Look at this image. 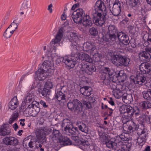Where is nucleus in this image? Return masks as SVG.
Here are the masks:
<instances>
[{"label":"nucleus","instance_id":"nucleus-43","mask_svg":"<svg viewBox=\"0 0 151 151\" xmlns=\"http://www.w3.org/2000/svg\"><path fill=\"white\" fill-rule=\"evenodd\" d=\"M89 32L90 34L91 35L94 36H96L98 34L97 29L93 27H92L90 29Z\"/></svg>","mask_w":151,"mask_h":151},{"label":"nucleus","instance_id":"nucleus-55","mask_svg":"<svg viewBox=\"0 0 151 151\" xmlns=\"http://www.w3.org/2000/svg\"><path fill=\"white\" fill-rule=\"evenodd\" d=\"M146 139H143V138H142L139 137H138L137 139V141L140 145H142L145 142Z\"/></svg>","mask_w":151,"mask_h":151},{"label":"nucleus","instance_id":"nucleus-52","mask_svg":"<svg viewBox=\"0 0 151 151\" xmlns=\"http://www.w3.org/2000/svg\"><path fill=\"white\" fill-rule=\"evenodd\" d=\"M52 134L53 137H55L58 139L60 136V133L58 130L53 129Z\"/></svg>","mask_w":151,"mask_h":151},{"label":"nucleus","instance_id":"nucleus-9","mask_svg":"<svg viewBox=\"0 0 151 151\" xmlns=\"http://www.w3.org/2000/svg\"><path fill=\"white\" fill-rule=\"evenodd\" d=\"M63 28L60 29L55 38L53 39L50 42L49 47H51L52 49L54 50L55 51L57 50L58 45H59L58 43L61 40L62 38L63 35Z\"/></svg>","mask_w":151,"mask_h":151},{"label":"nucleus","instance_id":"nucleus-28","mask_svg":"<svg viewBox=\"0 0 151 151\" xmlns=\"http://www.w3.org/2000/svg\"><path fill=\"white\" fill-rule=\"evenodd\" d=\"M116 76H114L113 78L116 77L118 79H121L122 82H124L126 79L127 76L126 74L124 73L123 70L117 71L116 72Z\"/></svg>","mask_w":151,"mask_h":151},{"label":"nucleus","instance_id":"nucleus-3","mask_svg":"<svg viewBox=\"0 0 151 151\" xmlns=\"http://www.w3.org/2000/svg\"><path fill=\"white\" fill-rule=\"evenodd\" d=\"M53 68V62L50 60H45L39 65L37 70L36 72V76L40 81L45 79L49 75L51 70Z\"/></svg>","mask_w":151,"mask_h":151},{"label":"nucleus","instance_id":"nucleus-14","mask_svg":"<svg viewBox=\"0 0 151 151\" xmlns=\"http://www.w3.org/2000/svg\"><path fill=\"white\" fill-rule=\"evenodd\" d=\"M36 141L42 144H45L46 142L45 133L42 132V130H37L36 132Z\"/></svg>","mask_w":151,"mask_h":151},{"label":"nucleus","instance_id":"nucleus-44","mask_svg":"<svg viewBox=\"0 0 151 151\" xmlns=\"http://www.w3.org/2000/svg\"><path fill=\"white\" fill-rule=\"evenodd\" d=\"M52 50L53 49H52L51 47L48 46L47 51L45 54V56L48 58H50L51 59H52Z\"/></svg>","mask_w":151,"mask_h":151},{"label":"nucleus","instance_id":"nucleus-8","mask_svg":"<svg viewBox=\"0 0 151 151\" xmlns=\"http://www.w3.org/2000/svg\"><path fill=\"white\" fill-rule=\"evenodd\" d=\"M86 16L84 11L82 9L79 8L73 12L72 15V18L75 23L81 24Z\"/></svg>","mask_w":151,"mask_h":151},{"label":"nucleus","instance_id":"nucleus-1","mask_svg":"<svg viewBox=\"0 0 151 151\" xmlns=\"http://www.w3.org/2000/svg\"><path fill=\"white\" fill-rule=\"evenodd\" d=\"M74 52L71 53L69 57L65 56L59 58L56 60V63L59 64L60 63L63 62L65 64L71 68H73L75 65L78 63L80 60H84L86 62L91 63L93 62L92 59L87 54L84 53L76 54L77 52L76 46H75Z\"/></svg>","mask_w":151,"mask_h":151},{"label":"nucleus","instance_id":"nucleus-46","mask_svg":"<svg viewBox=\"0 0 151 151\" xmlns=\"http://www.w3.org/2000/svg\"><path fill=\"white\" fill-rule=\"evenodd\" d=\"M41 90V94L42 96L46 97L48 95L50 94V90L48 89H47L44 87V88Z\"/></svg>","mask_w":151,"mask_h":151},{"label":"nucleus","instance_id":"nucleus-23","mask_svg":"<svg viewBox=\"0 0 151 151\" xmlns=\"http://www.w3.org/2000/svg\"><path fill=\"white\" fill-rule=\"evenodd\" d=\"M80 91L83 95L88 96L92 93V89L90 86H84L80 89Z\"/></svg>","mask_w":151,"mask_h":151},{"label":"nucleus","instance_id":"nucleus-20","mask_svg":"<svg viewBox=\"0 0 151 151\" xmlns=\"http://www.w3.org/2000/svg\"><path fill=\"white\" fill-rule=\"evenodd\" d=\"M63 125L65 127L64 130L69 133H72L73 131L71 129H72L73 124L72 122L67 119L63 120Z\"/></svg>","mask_w":151,"mask_h":151},{"label":"nucleus","instance_id":"nucleus-12","mask_svg":"<svg viewBox=\"0 0 151 151\" xmlns=\"http://www.w3.org/2000/svg\"><path fill=\"white\" fill-rule=\"evenodd\" d=\"M85 50L88 52L91 55L97 52V49L95 44L91 42H86L84 45Z\"/></svg>","mask_w":151,"mask_h":151},{"label":"nucleus","instance_id":"nucleus-51","mask_svg":"<svg viewBox=\"0 0 151 151\" xmlns=\"http://www.w3.org/2000/svg\"><path fill=\"white\" fill-rule=\"evenodd\" d=\"M109 77L107 78V77H105L104 79V82L105 84L107 86H111L112 83L109 79Z\"/></svg>","mask_w":151,"mask_h":151},{"label":"nucleus","instance_id":"nucleus-42","mask_svg":"<svg viewBox=\"0 0 151 151\" xmlns=\"http://www.w3.org/2000/svg\"><path fill=\"white\" fill-rule=\"evenodd\" d=\"M86 99H83L82 100V103L84 106L86 107V109H89L92 108L93 105L89 102L87 100H86Z\"/></svg>","mask_w":151,"mask_h":151},{"label":"nucleus","instance_id":"nucleus-31","mask_svg":"<svg viewBox=\"0 0 151 151\" xmlns=\"http://www.w3.org/2000/svg\"><path fill=\"white\" fill-rule=\"evenodd\" d=\"M122 98L123 101L127 104H130L133 100L132 95L130 94H124Z\"/></svg>","mask_w":151,"mask_h":151},{"label":"nucleus","instance_id":"nucleus-50","mask_svg":"<svg viewBox=\"0 0 151 151\" xmlns=\"http://www.w3.org/2000/svg\"><path fill=\"white\" fill-rule=\"evenodd\" d=\"M53 84L52 82L50 81H47L45 85V87L50 90L53 88Z\"/></svg>","mask_w":151,"mask_h":151},{"label":"nucleus","instance_id":"nucleus-30","mask_svg":"<svg viewBox=\"0 0 151 151\" xmlns=\"http://www.w3.org/2000/svg\"><path fill=\"white\" fill-rule=\"evenodd\" d=\"M58 139L61 145H63L64 146L70 145L71 144V141L67 137L60 136Z\"/></svg>","mask_w":151,"mask_h":151},{"label":"nucleus","instance_id":"nucleus-60","mask_svg":"<svg viewBox=\"0 0 151 151\" xmlns=\"http://www.w3.org/2000/svg\"><path fill=\"white\" fill-rule=\"evenodd\" d=\"M29 141V140L27 138H26L24 139L23 142V146L24 147H25L27 146V145L28 144V142Z\"/></svg>","mask_w":151,"mask_h":151},{"label":"nucleus","instance_id":"nucleus-24","mask_svg":"<svg viewBox=\"0 0 151 151\" xmlns=\"http://www.w3.org/2000/svg\"><path fill=\"white\" fill-rule=\"evenodd\" d=\"M140 128H139L137 132V134L139 135V137L143 139H146L147 135V132L145 131L144 126L142 124H140Z\"/></svg>","mask_w":151,"mask_h":151},{"label":"nucleus","instance_id":"nucleus-32","mask_svg":"<svg viewBox=\"0 0 151 151\" xmlns=\"http://www.w3.org/2000/svg\"><path fill=\"white\" fill-rule=\"evenodd\" d=\"M77 125L80 131L86 133H88V128L85 124L80 122L78 123Z\"/></svg>","mask_w":151,"mask_h":151},{"label":"nucleus","instance_id":"nucleus-4","mask_svg":"<svg viewBox=\"0 0 151 151\" xmlns=\"http://www.w3.org/2000/svg\"><path fill=\"white\" fill-rule=\"evenodd\" d=\"M119 111L123 114L122 122L124 124L127 123L132 118L134 114L136 116L140 115V112L139 108L137 107H132L130 105H122L121 106Z\"/></svg>","mask_w":151,"mask_h":151},{"label":"nucleus","instance_id":"nucleus-33","mask_svg":"<svg viewBox=\"0 0 151 151\" xmlns=\"http://www.w3.org/2000/svg\"><path fill=\"white\" fill-rule=\"evenodd\" d=\"M20 23V22L17 19H15L8 27H9V28L14 32L16 29H17L18 25Z\"/></svg>","mask_w":151,"mask_h":151},{"label":"nucleus","instance_id":"nucleus-10","mask_svg":"<svg viewBox=\"0 0 151 151\" xmlns=\"http://www.w3.org/2000/svg\"><path fill=\"white\" fill-rule=\"evenodd\" d=\"M130 79L131 83L132 84L141 85L145 81L146 78L142 74L137 73L136 74L135 76H130Z\"/></svg>","mask_w":151,"mask_h":151},{"label":"nucleus","instance_id":"nucleus-16","mask_svg":"<svg viewBox=\"0 0 151 151\" xmlns=\"http://www.w3.org/2000/svg\"><path fill=\"white\" fill-rule=\"evenodd\" d=\"M121 140L120 141L119 145H118V149L116 151H130L132 145L131 143H125Z\"/></svg>","mask_w":151,"mask_h":151},{"label":"nucleus","instance_id":"nucleus-59","mask_svg":"<svg viewBox=\"0 0 151 151\" xmlns=\"http://www.w3.org/2000/svg\"><path fill=\"white\" fill-rule=\"evenodd\" d=\"M80 144L81 145H82L86 147L88 146V142L86 141L82 140L81 141Z\"/></svg>","mask_w":151,"mask_h":151},{"label":"nucleus","instance_id":"nucleus-62","mask_svg":"<svg viewBox=\"0 0 151 151\" xmlns=\"http://www.w3.org/2000/svg\"><path fill=\"white\" fill-rule=\"evenodd\" d=\"M66 88L64 86H61V87L60 88V91L59 90L58 92H61L62 93H63V92L65 93L66 91V90H65V89Z\"/></svg>","mask_w":151,"mask_h":151},{"label":"nucleus","instance_id":"nucleus-19","mask_svg":"<svg viewBox=\"0 0 151 151\" xmlns=\"http://www.w3.org/2000/svg\"><path fill=\"white\" fill-rule=\"evenodd\" d=\"M139 69L143 74L148 73L151 70V65L147 63H142L140 65Z\"/></svg>","mask_w":151,"mask_h":151},{"label":"nucleus","instance_id":"nucleus-39","mask_svg":"<svg viewBox=\"0 0 151 151\" xmlns=\"http://www.w3.org/2000/svg\"><path fill=\"white\" fill-rule=\"evenodd\" d=\"M14 32L13 30H12L9 28V27H8L4 33L3 36L7 39L10 37Z\"/></svg>","mask_w":151,"mask_h":151},{"label":"nucleus","instance_id":"nucleus-40","mask_svg":"<svg viewBox=\"0 0 151 151\" xmlns=\"http://www.w3.org/2000/svg\"><path fill=\"white\" fill-rule=\"evenodd\" d=\"M93 56V58L95 62H98L102 58V55L101 54H99L97 52H95L93 54H92Z\"/></svg>","mask_w":151,"mask_h":151},{"label":"nucleus","instance_id":"nucleus-27","mask_svg":"<svg viewBox=\"0 0 151 151\" xmlns=\"http://www.w3.org/2000/svg\"><path fill=\"white\" fill-rule=\"evenodd\" d=\"M104 74H105V77H107V78L109 77L111 80V77L113 74L114 73V71L113 70L111 69L108 67H104L102 70Z\"/></svg>","mask_w":151,"mask_h":151},{"label":"nucleus","instance_id":"nucleus-63","mask_svg":"<svg viewBox=\"0 0 151 151\" xmlns=\"http://www.w3.org/2000/svg\"><path fill=\"white\" fill-rule=\"evenodd\" d=\"M109 103L112 106H114L115 104L114 103L111 97L109 98Z\"/></svg>","mask_w":151,"mask_h":151},{"label":"nucleus","instance_id":"nucleus-7","mask_svg":"<svg viewBox=\"0 0 151 151\" xmlns=\"http://www.w3.org/2000/svg\"><path fill=\"white\" fill-rule=\"evenodd\" d=\"M67 106L70 111H74L78 114H79L82 111V103L77 99L69 101L67 104Z\"/></svg>","mask_w":151,"mask_h":151},{"label":"nucleus","instance_id":"nucleus-15","mask_svg":"<svg viewBox=\"0 0 151 151\" xmlns=\"http://www.w3.org/2000/svg\"><path fill=\"white\" fill-rule=\"evenodd\" d=\"M119 33L116 27L112 24L109 25L108 27L107 34L109 35L111 39L113 40H116L117 35L116 34Z\"/></svg>","mask_w":151,"mask_h":151},{"label":"nucleus","instance_id":"nucleus-34","mask_svg":"<svg viewBox=\"0 0 151 151\" xmlns=\"http://www.w3.org/2000/svg\"><path fill=\"white\" fill-rule=\"evenodd\" d=\"M39 103L36 101H34L31 103V105L28 106V108H33L36 112V114L38 113L40 111V108L38 107Z\"/></svg>","mask_w":151,"mask_h":151},{"label":"nucleus","instance_id":"nucleus-58","mask_svg":"<svg viewBox=\"0 0 151 151\" xmlns=\"http://www.w3.org/2000/svg\"><path fill=\"white\" fill-rule=\"evenodd\" d=\"M100 139L103 142H105L106 141H107L108 139V137L106 135H103L100 137Z\"/></svg>","mask_w":151,"mask_h":151},{"label":"nucleus","instance_id":"nucleus-29","mask_svg":"<svg viewBox=\"0 0 151 151\" xmlns=\"http://www.w3.org/2000/svg\"><path fill=\"white\" fill-rule=\"evenodd\" d=\"M82 23L83 25L86 27H90L93 24L89 16L87 14L83 18Z\"/></svg>","mask_w":151,"mask_h":151},{"label":"nucleus","instance_id":"nucleus-48","mask_svg":"<svg viewBox=\"0 0 151 151\" xmlns=\"http://www.w3.org/2000/svg\"><path fill=\"white\" fill-rule=\"evenodd\" d=\"M143 96L145 99L151 101V91L144 92Z\"/></svg>","mask_w":151,"mask_h":151},{"label":"nucleus","instance_id":"nucleus-37","mask_svg":"<svg viewBox=\"0 0 151 151\" xmlns=\"http://www.w3.org/2000/svg\"><path fill=\"white\" fill-rule=\"evenodd\" d=\"M139 2V0H129L128 5L130 8L134 9L137 7Z\"/></svg>","mask_w":151,"mask_h":151},{"label":"nucleus","instance_id":"nucleus-38","mask_svg":"<svg viewBox=\"0 0 151 151\" xmlns=\"http://www.w3.org/2000/svg\"><path fill=\"white\" fill-rule=\"evenodd\" d=\"M113 94L114 96L116 99H119L123 96L122 93L119 88H113Z\"/></svg>","mask_w":151,"mask_h":151},{"label":"nucleus","instance_id":"nucleus-45","mask_svg":"<svg viewBox=\"0 0 151 151\" xmlns=\"http://www.w3.org/2000/svg\"><path fill=\"white\" fill-rule=\"evenodd\" d=\"M95 66L93 65H87L86 69V73L89 74H92V73L96 70Z\"/></svg>","mask_w":151,"mask_h":151},{"label":"nucleus","instance_id":"nucleus-6","mask_svg":"<svg viewBox=\"0 0 151 151\" xmlns=\"http://www.w3.org/2000/svg\"><path fill=\"white\" fill-rule=\"evenodd\" d=\"M125 134H122L121 135L116 137L114 138V141L109 140L106 141L105 144L106 147L112 149L114 151H116L118 149V145H119L120 141L122 140L124 141H128L129 138L125 135ZM127 135V134H126Z\"/></svg>","mask_w":151,"mask_h":151},{"label":"nucleus","instance_id":"nucleus-64","mask_svg":"<svg viewBox=\"0 0 151 151\" xmlns=\"http://www.w3.org/2000/svg\"><path fill=\"white\" fill-rule=\"evenodd\" d=\"M147 41L149 43H151V34L148 35Z\"/></svg>","mask_w":151,"mask_h":151},{"label":"nucleus","instance_id":"nucleus-11","mask_svg":"<svg viewBox=\"0 0 151 151\" xmlns=\"http://www.w3.org/2000/svg\"><path fill=\"white\" fill-rule=\"evenodd\" d=\"M34 95L31 93H27L24 97V101H22V106L23 107V109L25 108H28V106L31 105L30 103H32L34 101ZM27 110V108L26 110Z\"/></svg>","mask_w":151,"mask_h":151},{"label":"nucleus","instance_id":"nucleus-2","mask_svg":"<svg viewBox=\"0 0 151 151\" xmlns=\"http://www.w3.org/2000/svg\"><path fill=\"white\" fill-rule=\"evenodd\" d=\"M107 11L105 5L101 0H98L92 11L94 23L97 26H102L106 20Z\"/></svg>","mask_w":151,"mask_h":151},{"label":"nucleus","instance_id":"nucleus-36","mask_svg":"<svg viewBox=\"0 0 151 151\" xmlns=\"http://www.w3.org/2000/svg\"><path fill=\"white\" fill-rule=\"evenodd\" d=\"M140 107L144 109H147L151 108V101H145L140 102L139 104Z\"/></svg>","mask_w":151,"mask_h":151},{"label":"nucleus","instance_id":"nucleus-18","mask_svg":"<svg viewBox=\"0 0 151 151\" xmlns=\"http://www.w3.org/2000/svg\"><path fill=\"white\" fill-rule=\"evenodd\" d=\"M121 3L119 2H116L115 3L111 8H110V10L113 15L118 16L121 12Z\"/></svg>","mask_w":151,"mask_h":151},{"label":"nucleus","instance_id":"nucleus-22","mask_svg":"<svg viewBox=\"0 0 151 151\" xmlns=\"http://www.w3.org/2000/svg\"><path fill=\"white\" fill-rule=\"evenodd\" d=\"M11 133L10 129L8 124H5L0 128V135L4 136L9 135Z\"/></svg>","mask_w":151,"mask_h":151},{"label":"nucleus","instance_id":"nucleus-21","mask_svg":"<svg viewBox=\"0 0 151 151\" xmlns=\"http://www.w3.org/2000/svg\"><path fill=\"white\" fill-rule=\"evenodd\" d=\"M19 103L17 97H14L9 103V108L12 110L16 109L19 106Z\"/></svg>","mask_w":151,"mask_h":151},{"label":"nucleus","instance_id":"nucleus-41","mask_svg":"<svg viewBox=\"0 0 151 151\" xmlns=\"http://www.w3.org/2000/svg\"><path fill=\"white\" fill-rule=\"evenodd\" d=\"M31 3L29 0H24L22 4V6L21 8V9L23 10V9L26 10L30 8Z\"/></svg>","mask_w":151,"mask_h":151},{"label":"nucleus","instance_id":"nucleus-57","mask_svg":"<svg viewBox=\"0 0 151 151\" xmlns=\"http://www.w3.org/2000/svg\"><path fill=\"white\" fill-rule=\"evenodd\" d=\"M87 101L93 105V104L95 101L96 100L93 96H91L88 98Z\"/></svg>","mask_w":151,"mask_h":151},{"label":"nucleus","instance_id":"nucleus-49","mask_svg":"<svg viewBox=\"0 0 151 151\" xmlns=\"http://www.w3.org/2000/svg\"><path fill=\"white\" fill-rule=\"evenodd\" d=\"M70 35L71 39L74 41L76 42L78 40V36L76 32H71L70 33Z\"/></svg>","mask_w":151,"mask_h":151},{"label":"nucleus","instance_id":"nucleus-61","mask_svg":"<svg viewBox=\"0 0 151 151\" xmlns=\"http://www.w3.org/2000/svg\"><path fill=\"white\" fill-rule=\"evenodd\" d=\"M40 103L41 105H42L45 108H47L48 106V105L46 104V103L44 101L42 100L40 101Z\"/></svg>","mask_w":151,"mask_h":151},{"label":"nucleus","instance_id":"nucleus-17","mask_svg":"<svg viewBox=\"0 0 151 151\" xmlns=\"http://www.w3.org/2000/svg\"><path fill=\"white\" fill-rule=\"evenodd\" d=\"M3 142L7 145L16 146L19 143L17 138L12 136L5 137L3 139Z\"/></svg>","mask_w":151,"mask_h":151},{"label":"nucleus","instance_id":"nucleus-25","mask_svg":"<svg viewBox=\"0 0 151 151\" xmlns=\"http://www.w3.org/2000/svg\"><path fill=\"white\" fill-rule=\"evenodd\" d=\"M139 59L141 60L147 61L150 58V55L148 51H145L140 52L139 55Z\"/></svg>","mask_w":151,"mask_h":151},{"label":"nucleus","instance_id":"nucleus-47","mask_svg":"<svg viewBox=\"0 0 151 151\" xmlns=\"http://www.w3.org/2000/svg\"><path fill=\"white\" fill-rule=\"evenodd\" d=\"M87 65L84 63H82L78 65V68H80L81 71L83 73H86V69Z\"/></svg>","mask_w":151,"mask_h":151},{"label":"nucleus","instance_id":"nucleus-35","mask_svg":"<svg viewBox=\"0 0 151 151\" xmlns=\"http://www.w3.org/2000/svg\"><path fill=\"white\" fill-rule=\"evenodd\" d=\"M55 98L57 99L59 102L61 101L62 102V101H65V94L61 92H58V91L57 93H56V95H55Z\"/></svg>","mask_w":151,"mask_h":151},{"label":"nucleus","instance_id":"nucleus-13","mask_svg":"<svg viewBox=\"0 0 151 151\" xmlns=\"http://www.w3.org/2000/svg\"><path fill=\"white\" fill-rule=\"evenodd\" d=\"M116 37H117L120 41L119 45L122 44L125 45H128L130 43L128 36L124 33L119 32L117 33Z\"/></svg>","mask_w":151,"mask_h":151},{"label":"nucleus","instance_id":"nucleus-26","mask_svg":"<svg viewBox=\"0 0 151 151\" xmlns=\"http://www.w3.org/2000/svg\"><path fill=\"white\" fill-rule=\"evenodd\" d=\"M128 122V129L129 131H134L137 130L140 127V125H138L135 122L130 120L127 122Z\"/></svg>","mask_w":151,"mask_h":151},{"label":"nucleus","instance_id":"nucleus-54","mask_svg":"<svg viewBox=\"0 0 151 151\" xmlns=\"http://www.w3.org/2000/svg\"><path fill=\"white\" fill-rule=\"evenodd\" d=\"M103 40L106 42H112L116 41V40H113L111 39L109 35H107L103 37Z\"/></svg>","mask_w":151,"mask_h":151},{"label":"nucleus","instance_id":"nucleus-53","mask_svg":"<svg viewBox=\"0 0 151 151\" xmlns=\"http://www.w3.org/2000/svg\"><path fill=\"white\" fill-rule=\"evenodd\" d=\"M37 130H42V132L46 134V133L49 134L52 131V129L48 127H45L41 129H37Z\"/></svg>","mask_w":151,"mask_h":151},{"label":"nucleus","instance_id":"nucleus-5","mask_svg":"<svg viewBox=\"0 0 151 151\" xmlns=\"http://www.w3.org/2000/svg\"><path fill=\"white\" fill-rule=\"evenodd\" d=\"M111 60L112 63L117 67L127 66L130 62L129 58L121 55L111 53Z\"/></svg>","mask_w":151,"mask_h":151},{"label":"nucleus","instance_id":"nucleus-56","mask_svg":"<svg viewBox=\"0 0 151 151\" xmlns=\"http://www.w3.org/2000/svg\"><path fill=\"white\" fill-rule=\"evenodd\" d=\"M143 122H145L147 123H148L150 116L145 114H143L142 116Z\"/></svg>","mask_w":151,"mask_h":151}]
</instances>
